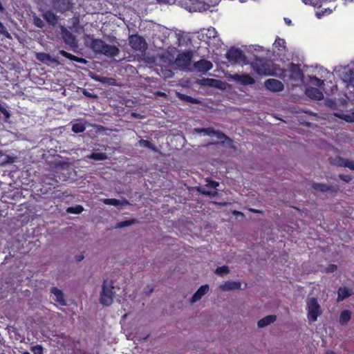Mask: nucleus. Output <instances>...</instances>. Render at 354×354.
Wrapping results in <instances>:
<instances>
[{"label":"nucleus","mask_w":354,"mask_h":354,"mask_svg":"<svg viewBox=\"0 0 354 354\" xmlns=\"http://www.w3.org/2000/svg\"><path fill=\"white\" fill-rule=\"evenodd\" d=\"M86 37V43H89V48L95 53L108 57H114L120 53V49L117 46L107 44L101 39H95L93 35H88Z\"/></svg>","instance_id":"1"},{"label":"nucleus","mask_w":354,"mask_h":354,"mask_svg":"<svg viewBox=\"0 0 354 354\" xmlns=\"http://www.w3.org/2000/svg\"><path fill=\"white\" fill-rule=\"evenodd\" d=\"M71 169L68 165L58 166L56 167L54 172L50 174L53 177H46L44 183L55 188L71 178Z\"/></svg>","instance_id":"2"},{"label":"nucleus","mask_w":354,"mask_h":354,"mask_svg":"<svg viewBox=\"0 0 354 354\" xmlns=\"http://www.w3.org/2000/svg\"><path fill=\"white\" fill-rule=\"evenodd\" d=\"M307 317L308 322L312 323L317 320V317L322 314L321 306L315 297H308L306 299Z\"/></svg>","instance_id":"3"},{"label":"nucleus","mask_w":354,"mask_h":354,"mask_svg":"<svg viewBox=\"0 0 354 354\" xmlns=\"http://www.w3.org/2000/svg\"><path fill=\"white\" fill-rule=\"evenodd\" d=\"M271 62L264 57H256L252 62V67L256 73L260 75H272Z\"/></svg>","instance_id":"4"},{"label":"nucleus","mask_w":354,"mask_h":354,"mask_svg":"<svg viewBox=\"0 0 354 354\" xmlns=\"http://www.w3.org/2000/svg\"><path fill=\"white\" fill-rule=\"evenodd\" d=\"M114 295L112 281L107 280L104 281L102 286V292L100 293V303L103 306H110L113 302Z\"/></svg>","instance_id":"5"},{"label":"nucleus","mask_w":354,"mask_h":354,"mask_svg":"<svg viewBox=\"0 0 354 354\" xmlns=\"http://www.w3.org/2000/svg\"><path fill=\"white\" fill-rule=\"evenodd\" d=\"M194 131L198 133H203L204 135L212 136L215 135L216 138L221 141L222 143L227 142L232 144L233 140L227 136L224 133L220 131L215 130L212 127L207 128H196Z\"/></svg>","instance_id":"6"},{"label":"nucleus","mask_w":354,"mask_h":354,"mask_svg":"<svg viewBox=\"0 0 354 354\" xmlns=\"http://www.w3.org/2000/svg\"><path fill=\"white\" fill-rule=\"evenodd\" d=\"M193 56L192 50L179 53L175 59V64L178 67L185 69L190 65Z\"/></svg>","instance_id":"7"},{"label":"nucleus","mask_w":354,"mask_h":354,"mask_svg":"<svg viewBox=\"0 0 354 354\" xmlns=\"http://www.w3.org/2000/svg\"><path fill=\"white\" fill-rule=\"evenodd\" d=\"M129 43L130 46L135 50L143 52L147 48L145 39L137 34L131 35L129 37Z\"/></svg>","instance_id":"8"},{"label":"nucleus","mask_w":354,"mask_h":354,"mask_svg":"<svg viewBox=\"0 0 354 354\" xmlns=\"http://www.w3.org/2000/svg\"><path fill=\"white\" fill-rule=\"evenodd\" d=\"M226 58L231 64H234L244 61L245 56L241 49L232 48L227 50Z\"/></svg>","instance_id":"9"},{"label":"nucleus","mask_w":354,"mask_h":354,"mask_svg":"<svg viewBox=\"0 0 354 354\" xmlns=\"http://www.w3.org/2000/svg\"><path fill=\"white\" fill-rule=\"evenodd\" d=\"M329 162L333 166L338 167H347L354 171V161L349 159L344 158L342 156H337L335 158H330Z\"/></svg>","instance_id":"10"},{"label":"nucleus","mask_w":354,"mask_h":354,"mask_svg":"<svg viewBox=\"0 0 354 354\" xmlns=\"http://www.w3.org/2000/svg\"><path fill=\"white\" fill-rule=\"evenodd\" d=\"M194 67L196 71L206 73L213 68V64L207 59H201L194 63Z\"/></svg>","instance_id":"11"},{"label":"nucleus","mask_w":354,"mask_h":354,"mask_svg":"<svg viewBox=\"0 0 354 354\" xmlns=\"http://www.w3.org/2000/svg\"><path fill=\"white\" fill-rule=\"evenodd\" d=\"M266 89L272 92H280L284 89L283 84L276 79H268L264 82Z\"/></svg>","instance_id":"12"},{"label":"nucleus","mask_w":354,"mask_h":354,"mask_svg":"<svg viewBox=\"0 0 354 354\" xmlns=\"http://www.w3.org/2000/svg\"><path fill=\"white\" fill-rule=\"evenodd\" d=\"M50 293L53 295V299L55 301L62 306H66L64 295L62 290H59L57 287H53L50 288Z\"/></svg>","instance_id":"13"},{"label":"nucleus","mask_w":354,"mask_h":354,"mask_svg":"<svg viewBox=\"0 0 354 354\" xmlns=\"http://www.w3.org/2000/svg\"><path fill=\"white\" fill-rule=\"evenodd\" d=\"M232 79L241 83L243 85H251L254 83V80L252 77H251L249 74H238L236 73L233 75Z\"/></svg>","instance_id":"14"},{"label":"nucleus","mask_w":354,"mask_h":354,"mask_svg":"<svg viewBox=\"0 0 354 354\" xmlns=\"http://www.w3.org/2000/svg\"><path fill=\"white\" fill-rule=\"evenodd\" d=\"M312 189L315 192H327L329 191L337 192L338 189L337 186L328 185L325 183H313L312 184Z\"/></svg>","instance_id":"15"},{"label":"nucleus","mask_w":354,"mask_h":354,"mask_svg":"<svg viewBox=\"0 0 354 354\" xmlns=\"http://www.w3.org/2000/svg\"><path fill=\"white\" fill-rule=\"evenodd\" d=\"M102 202L105 205H112L118 208H122L129 205V201L127 199L119 200L116 198H104Z\"/></svg>","instance_id":"16"},{"label":"nucleus","mask_w":354,"mask_h":354,"mask_svg":"<svg viewBox=\"0 0 354 354\" xmlns=\"http://www.w3.org/2000/svg\"><path fill=\"white\" fill-rule=\"evenodd\" d=\"M53 5L61 12L69 10L72 7L70 0H53Z\"/></svg>","instance_id":"17"},{"label":"nucleus","mask_w":354,"mask_h":354,"mask_svg":"<svg viewBox=\"0 0 354 354\" xmlns=\"http://www.w3.org/2000/svg\"><path fill=\"white\" fill-rule=\"evenodd\" d=\"M209 290L207 284L201 286L192 296L190 302L194 304L198 301Z\"/></svg>","instance_id":"18"},{"label":"nucleus","mask_w":354,"mask_h":354,"mask_svg":"<svg viewBox=\"0 0 354 354\" xmlns=\"http://www.w3.org/2000/svg\"><path fill=\"white\" fill-rule=\"evenodd\" d=\"M36 58L46 64H57L59 62L56 58L53 57L50 55L46 53H38L36 55Z\"/></svg>","instance_id":"19"},{"label":"nucleus","mask_w":354,"mask_h":354,"mask_svg":"<svg viewBox=\"0 0 354 354\" xmlns=\"http://www.w3.org/2000/svg\"><path fill=\"white\" fill-rule=\"evenodd\" d=\"M219 288L223 291L239 290L241 288V283L239 281H227L220 285Z\"/></svg>","instance_id":"20"},{"label":"nucleus","mask_w":354,"mask_h":354,"mask_svg":"<svg viewBox=\"0 0 354 354\" xmlns=\"http://www.w3.org/2000/svg\"><path fill=\"white\" fill-rule=\"evenodd\" d=\"M306 95L310 99L321 100L324 97L323 93L317 88L310 87L306 90Z\"/></svg>","instance_id":"21"},{"label":"nucleus","mask_w":354,"mask_h":354,"mask_svg":"<svg viewBox=\"0 0 354 354\" xmlns=\"http://www.w3.org/2000/svg\"><path fill=\"white\" fill-rule=\"evenodd\" d=\"M59 53L61 55H62L63 57H64L71 61L76 62L77 63L86 64L87 62V61L84 58L77 57V56H75L70 53H68L64 50H60L59 51Z\"/></svg>","instance_id":"22"},{"label":"nucleus","mask_w":354,"mask_h":354,"mask_svg":"<svg viewBox=\"0 0 354 354\" xmlns=\"http://www.w3.org/2000/svg\"><path fill=\"white\" fill-rule=\"evenodd\" d=\"M277 317L274 315H268L259 320L257 325L259 328H264L276 321Z\"/></svg>","instance_id":"23"},{"label":"nucleus","mask_w":354,"mask_h":354,"mask_svg":"<svg viewBox=\"0 0 354 354\" xmlns=\"http://www.w3.org/2000/svg\"><path fill=\"white\" fill-rule=\"evenodd\" d=\"M352 290L346 287H340L337 291V301H342L351 296Z\"/></svg>","instance_id":"24"},{"label":"nucleus","mask_w":354,"mask_h":354,"mask_svg":"<svg viewBox=\"0 0 354 354\" xmlns=\"http://www.w3.org/2000/svg\"><path fill=\"white\" fill-rule=\"evenodd\" d=\"M343 80L347 84L348 86H351L354 88V71L348 70L343 73Z\"/></svg>","instance_id":"25"},{"label":"nucleus","mask_w":354,"mask_h":354,"mask_svg":"<svg viewBox=\"0 0 354 354\" xmlns=\"http://www.w3.org/2000/svg\"><path fill=\"white\" fill-rule=\"evenodd\" d=\"M44 19L50 25H55L57 21L56 15L51 10H47L43 14Z\"/></svg>","instance_id":"26"},{"label":"nucleus","mask_w":354,"mask_h":354,"mask_svg":"<svg viewBox=\"0 0 354 354\" xmlns=\"http://www.w3.org/2000/svg\"><path fill=\"white\" fill-rule=\"evenodd\" d=\"M286 41L284 39H281L277 37L273 44L274 49H277L279 52H285L286 50Z\"/></svg>","instance_id":"27"},{"label":"nucleus","mask_w":354,"mask_h":354,"mask_svg":"<svg viewBox=\"0 0 354 354\" xmlns=\"http://www.w3.org/2000/svg\"><path fill=\"white\" fill-rule=\"evenodd\" d=\"M62 38L64 42L69 45H73L75 43L74 35L68 30L65 29L62 33Z\"/></svg>","instance_id":"28"},{"label":"nucleus","mask_w":354,"mask_h":354,"mask_svg":"<svg viewBox=\"0 0 354 354\" xmlns=\"http://www.w3.org/2000/svg\"><path fill=\"white\" fill-rule=\"evenodd\" d=\"M178 96L181 100L186 102L196 104L201 103V101L199 99L192 97V96H189V95H187L185 94L178 93Z\"/></svg>","instance_id":"29"},{"label":"nucleus","mask_w":354,"mask_h":354,"mask_svg":"<svg viewBox=\"0 0 354 354\" xmlns=\"http://www.w3.org/2000/svg\"><path fill=\"white\" fill-rule=\"evenodd\" d=\"M84 211V207L81 205H75L68 207L66 209V213L71 214H80Z\"/></svg>","instance_id":"30"},{"label":"nucleus","mask_w":354,"mask_h":354,"mask_svg":"<svg viewBox=\"0 0 354 354\" xmlns=\"http://www.w3.org/2000/svg\"><path fill=\"white\" fill-rule=\"evenodd\" d=\"M71 129L75 133H83L86 130V126L83 122H75L72 124Z\"/></svg>","instance_id":"31"},{"label":"nucleus","mask_w":354,"mask_h":354,"mask_svg":"<svg viewBox=\"0 0 354 354\" xmlns=\"http://www.w3.org/2000/svg\"><path fill=\"white\" fill-rule=\"evenodd\" d=\"M351 319V313L348 310H344L339 317V322L341 324H346Z\"/></svg>","instance_id":"32"},{"label":"nucleus","mask_w":354,"mask_h":354,"mask_svg":"<svg viewBox=\"0 0 354 354\" xmlns=\"http://www.w3.org/2000/svg\"><path fill=\"white\" fill-rule=\"evenodd\" d=\"M90 158L95 160H104L107 158V156L105 153L93 152L91 154Z\"/></svg>","instance_id":"33"},{"label":"nucleus","mask_w":354,"mask_h":354,"mask_svg":"<svg viewBox=\"0 0 354 354\" xmlns=\"http://www.w3.org/2000/svg\"><path fill=\"white\" fill-rule=\"evenodd\" d=\"M229 272H230V269H229L228 266H223L218 267L216 268V270L214 271V273L216 274H218L220 276L227 274Z\"/></svg>","instance_id":"34"},{"label":"nucleus","mask_w":354,"mask_h":354,"mask_svg":"<svg viewBox=\"0 0 354 354\" xmlns=\"http://www.w3.org/2000/svg\"><path fill=\"white\" fill-rule=\"evenodd\" d=\"M139 144H140V145L141 147H146V148H148V149H154V147L152 145V143L150 141L147 140L141 139L139 141Z\"/></svg>","instance_id":"35"},{"label":"nucleus","mask_w":354,"mask_h":354,"mask_svg":"<svg viewBox=\"0 0 354 354\" xmlns=\"http://www.w3.org/2000/svg\"><path fill=\"white\" fill-rule=\"evenodd\" d=\"M34 25L37 27L42 28L44 26V22L41 19L38 17H35L33 19Z\"/></svg>","instance_id":"36"},{"label":"nucleus","mask_w":354,"mask_h":354,"mask_svg":"<svg viewBox=\"0 0 354 354\" xmlns=\"http://www.w3.org/2000/svg\"><path fill=\"white\" fill-rule=\"evenodd\" d=\"M338 177L341 180L347 183H350L353 179V177L348 174H341L338 176Z\"/></svg>","instance_id":"37"},{"label":"nucleus","mask_w":354,"mask_h":354,"mask_svg":"<svg viewBox=\"0 0 354 354\" xmlns=\"http://www.w3.org/2000/svg\"><path fill=\"white\" fill-rule=\"evenodd\" d=\"M0 33L3 35L6 38H11L10 34L7 31L6 27L2 22L0 21Z\"/></svg>","instance_id":"38"},{"label":"nucleus","mask_w":354,"mask_h":354,"mask_svg":"<svg viewBox=\"0 0 354 354\" xmlns=\"http://www.w3.org/2000/svg\"><path fill=\"white\" fill-rule=\"evenodd\" d=\"M0 33L3 35L6 38H11L10 34L7 31L6 27L2 22L0 21Z\"/></svg>","instance_id":"39"},{"label":"nucleus","mask_w":354,"mask_h":354,"mask_svg":"<svg viewBox=\"0 0 354 354\" xmlns=\"http://www.w3.org/2000/svg\"><path fill=\"white\" fill-rule=\"evenodd\" d=\"M31 351L34 354H43V347L41 345H36L31 347Z\"/></svg>","instance_id":"40"},{"label":"nucleus","mask_w":354,"mask_h":354,"mask_svg":"<svg viewBox=\"0 0 354 354\" xmlns=\"http://www.w3.org/2000/svg\"><path fill=\"white\" fill-rule=\"evenodd\" d=\"M207 184L206 186L209 188L216 189V187L219 185V183L214 180H207Z\"/></svg>","instance_id":"41"},{"label":"nucleus","mask_w":354,"mask_h":354,"mask_svg":"<svg viewBox=\"0 0 354 354\" xmlns=\"http://www.w3.org/2000/svg\"><path fill=\"white\" fill-rule=\"evenodd\" d=\"M337 266L335 265V264H330V265H328L326 268H325V270H326V272L327 273H331V272H333L337 270Z\"/></svg>","instance_id":"42"},{"label":"nucleus","mask_w":354,"mask_h":354,"mask_svg":"<svg viewBox=\"0 0 354 354\" xmlns=\"http://www.w3.org/2000/svg\"><path fill=\"white\" fill-rule=\"evenodd\" d=\"M291 71L292 73H301L299 66L295 64H291Z\"/></svg>","instance_id":"43"},{"label":"nucleus","mask_w":354,"mask_h":354,"mask_svg":"<svg viewBox=\"0 0 354 354\" xmlns=\"http://www.w3.org/2000/svg\"><path fill=\"white\" fill-rule=\"evenodd\" d=\"M0 111L3 114L6 119H9L10 118V113L6 108L3 107Z\"/></svg>","instance_id":"44"},{"label":"nucleus","mask_w":354,"mask_h":354,"mask_svg":"<svg viewBox=\"0 0 354 354\" xmlns=\"http://www.w3.org/2000/svg\"><path fill=\"white\" fill-rule=\"evenodd\" d=\"M160 3H168L173 4L175 3L176 0H156Z\"/></svg>","instance_id":"45"},{"label":"nucleus","mask_w":354,"mask_h":354,"mask_svg":"<svg viewBox=\"0 0 354 354\" xmlns=\"http://www.w3.org/2000/svg\"><path fill=\"white\" fill-rule=\"evenodd\" d=\"M315 80L316 81V86H319V87H322L323 85H324V82L323 80H321L320 79L317 78V77H315L314 78Z\"/></svg>","instance_id":"46"},{"label":"nucleus","mask_w":354,"mask_h":354,"mask_svg":"<svg viewBox=\"0 0 354 354\" xmlns=\"http://www.w3.org/2000/svg\"><path fill=\"white\" fill-rule=\"evenodd\" d=\"M131 223H127V222H125V223H118L117 224V225L115 226V228H121V227H125V226H128V225H129Z\"/></svg>","instance_id":"47"},{"label":"nucleus","mask_w":354,"mask_h":354,"mask_svg":"<svg viewBox=\"0 0 354 354\" xmlns=\"http://www.w3.org/2000/svg\"><path fill=\"white\" fill-rule=\"evenodd\" d=\"M37 218V214L33 213L32 215H30L27 217L26 221H33Z\"/></svg>","instance_id":"48"},{"label":"nucleus","mask_w":354,"mask_h":354,"mask_svg":"<svg viewBox=\"0 0 354 354\" xmlns=\"http://www.w3.org/2000/svg\"><path fill=\"white\" fill-rule=\"evenodd\" d=\"M322 13L317 12L318 17H320L322 15H324L325 13L326 14V13H328V14L330 13L331 12V10H328V11L327 9H325L324 11H322Z\"/></svg>","instance_id":"49"},{"label":"nucleus","mask_w":354,"mask_h":354,"mask_svg":"<svg viewBox=\"0 0 354 354\" xmlns=\"http://www.w3.org/2000/svg\"><path fill=\"white\" fill-rule=\"evenodd\" d=\"M200 192H201L203 194L206 195V196H211V195H213L212 192H206V191H205V190H204V189H201L200 190Z\"/></svg>","instance_id":"50"},{"label":"nucleus","mask_w":354,"mask_h":354,"mask_svg":"<svg viewBox=\"0 0 354 354\" xmlns=\"http://www.w3.org/2000/svg\"><path fill=\"white\" fill-rule=\"evenodd\" d=\"M84 255H82H82H78V256H77V257H75L76 261H81L82 260H83V259H84Z\"/></svg>","instance_id":"51"},{"label":"nucleus","mask_w":354,"mask_h":354,"mask_svg":"<svg viewBox=\"0 0 354 354\" xmlns=\"http://www.w3.org/2000/svg\"><path fill=\"white\" fill-rule=\"evenodd\" d=\"M106 79V77H97V78H95L96 80L100 81L103 83L106 82V81H105Z\"/></svg>","instance_id":"52"},{"label":"nucleus","mask_w":354,"mask_h":354,"mask_svg":"<svg viewBox=\"0 0 354 354\" xmlns=\"http://www.w3.org/2000/svg\"><path fill=\"white\" fill-rule=\"evenodd\" d=\"M57 337L62 338V339H66L68 337L64 333H60L57 335Z\"/></svg>","instance_id":"53"},{"label":"nucleus","mask_w":354,"mask_h":354,"mask_svg":"<svg viewBox=\"0 0 354 354\" xmlns=\"http://www.w3.org/2000/svg\"><path fill=\"white\" fill-rule=\"evenodd\" d=\"M83 93L86 96H88V97H91V94L89 92H88L87 91H86L85 89H84Z\"/></svg>","instance_id":"54"},{"label":"nucleus","mask_w":354,"mask_h":354,"mask_svg":"<svg viewBox=\"0 0 354 354\" xmlns=\"http://www.w3.org/2000/svg\"><path fill=\"white\" fill-rule=\"evenodd\" d=\"M285 21L287 24H290L291 21L290 19L287 20V19H285Z\"/></svg>","instance_id":"55"},{"label":"nucleus","mask_w":354,"mask_h":354,"mask_svg":"<svg viewBox=\"0 0 354 354\" xmlns=\"http://www.w3.org/2000/svg\"><path fill=\"white\" fill-rule=\"evenodd\" d=\"M326 354H335L333 351H328Z\"/></svg>","instance_id":"56"},{"label":"nucleus","mask_w":354,"mask_h":354,"mask_svg":"<svg viewBox=\"0 0 354 354\" xmlns=\"http://www.w3.org/2000/svg\"><path fill=\"white\" fill-rule=\"evenodd\" d=\"M128 221L134 222V221H137V220L136 218H131V219L129 220Z\"/></svg>","instance_id":"57"},{"label":"nucleus","mask_w":354,"mask_h":354,"mask_svg":"<svg viewBox=\"0 0 354 354\" xmlns=\"http://www.w3.org/2000/svg\"><path fill=\"white\" fill-rule=\"evenodd\" d=\"M208 31H209V32H212L213 33H214V32H215V29H214V28H213L212 30H209Z\"/></svg>","instance_id":"58"},{"label":"nucleus","mask_w":354,"mask_h":354,"mask_svg":"<svg viewBox=\"0 0 354 354\" xmlns=\"http://www.w3.org/2000/svg\"><path fill=\"white\" fill-rule=\"evenodd\" d=\"M21 354H30V353L28 351H25V352H23Z\"/></svg>","instance_id":"59"},{"label":"nucleus","mask_w":354,"mask_h":354,"mask_svg":"<svg viewBox=\"0 0 354 354\" xmlns=\"http://www.w3.org/2000/svg\"><path fill=\"white\" fill-rule=\"evenodd\" d=\"M352 118H353V120L354 122V112L352 113Z\"/></svg>","instance_id":"60"},{"label":"nucleus","mask_w":354,"mask_h":354,"mask_svg":"<svg viewBox=\"0 0 354 354\" xmlns=\"http://www.w3.org/2000/svg\"><path fill=\"white\" fill-rule=\"evenodd\" d=\"M3 106L0 104V111L2 109Z\"/></svg>","instance_id":"61"},{"label":"nucleus","mask_w":354,"mask_h":354,"mask_svg":"<svg viewBox=\"0 0 354 354\" xmlns=\"http://www.w3.org/2000/svg\"><path fill=\"white\" fill-rule=\"evenodd\" d=\"M25 219H26V217L23 218V219H21L20 221L24 222Z\"/></svg>","instance_id":"62"},{"label":"nucleus","mask_w":354,"mask_h":354,"mask_svg":"<svg viewBox=\"0 0 354 354\" xmlns=\"http://www.w3.org/2000/svg\"><path fill=\"white\" fill-rule=\"evenodd\" d=\"M237 213L241 214V215H242V216H243V213H241V212H237Z\"/></svg>","instance_id":"63"},{"label":"nucleus","mask_w":354,"mask_h":354,"mask_svg":"<svg viewBox=\"0 0 354 354\" xmlns=\"http://www.w3.org/2000/svg\"><path fill=\"white\" fill-rule=\"evenodd\" d=\"M169 72L171 73V75L173 73L171 71H169Z\"/></svg>","instance_id":"64"}]
</instances>
